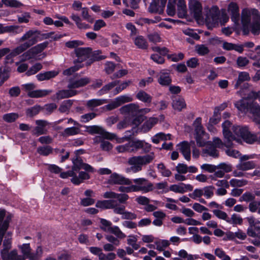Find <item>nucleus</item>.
Returning <instances> with one entry per match:
<instances>
[{"mask_svg":"<svg viewBox=\"0 0 260 260\" xmlns=\"http://www.w3.org/2000/svg\"><path fill=\"white\" fill-rule=\"evenodd\" d=\"M25 91L27 92L28 96L32 98H40L46 96L51 93L52 91L47 89L34 90L36 88V85L32 83H29L22 85Z\"/></svg>","mask_w":260,"mask_h":260,"instance_id":"nucleus-10","label":"nucleus"},{"mask_svg":"<svg viewBox=\"0 0 260 260\" xmlns=\"http://www.w3.org/2000/svg\"><path fill=\"white\" fill-rule=\"evenodd\" d=\"M256 167V164L254 161H240L237 165L236 168L238 170L242 171L252 170Z\"/></svg>","mask_w":260,"mask_h":260,"instance_id":"nucleus-39","label":"nucleus"},{"mask_svg":"<svg viewBox=\"0 0 260 260\" xmlns=\"http://www.w3.org/2000/svg\"><path fill=\"white\" fill-rule=\"evenodd\" d=\"M18 247L24 259L36 260L41 258L43 255V248L41 245L37 246L34 252H32L29 243L19 245Z\"/></svg>","mask_w":260,"mask_h":260,"instance_id":"nucleus-7","label":"nucleus"},{"mask_svg":"<svg viewBox=\"0 0 260 260\" xmlns=\"http://www.w3.org/2000/svg\"><path fill=\"white\" fill-rule=\"evenodd\" d=\"M58 73L54 71H48L43 73H40L36 76L39 81H43L45 80H49L52 78L55 77Z\"/></svg>","mask_w":260,"mask_h":260,"instance_id":"nucleus-47","label":"nucleus"},{"mask_svg":"<svg viewBox=\"0 0 260 260\" xmlns=\"http://www.w3.org/2000/svg\"><path fill=\"white\" fill-rule=\"evenodd\" d=\"M246 219L249 224L247 231L248 236L260 239V221L255 219L253 216L247 217Z\"/></svg>","mask_w":260,"mask_h":260,"instance_id":"nucleus-14","label":"nucleus"},{"mask_svg":"<svg viewBox=\"0 0 260 260\" xmlns=\"http://www.w3.org/2000/svg\"><path fill=\"white\" fill-rule=\"evenodd\" d=\"M124 205H119L118 207L115 209V213L122 215V218L124 219L133 220L137 218V216L135 213L125 211Z\"/></svg>","mask_w":260,"mask_h":260,"instance_id":"nucleus-28","label":"nucleus"},{"mask_svg":"<svg viewBox=\"0 0 260 260\" xmlns=\"http://www.w3.org/2000/svg\"><path fill=\"white\" fill-rule=\"evenodd\" d=\"M193 189V186L190 184H185L181 183L179 184L171 185L169 190L173 191L175 193H184L187 190L191 191ZM168 190H167V191Z\"/></svg>","mask_w":260,"mask_h":260,"instance_id":"nucleus-30","label":"nucleus"},{"mask_svg":"<svg viewBox=\"0 0 260 260\" xmlns=\"http://www.w3.org/2000/svg\"><path fill=\"white\" fill-rule=\"evenodd\" d=\"M48 42L46 41L32 47L21 55L22 59L26 60L35 58L38 54L42 52L48 46Z\"/></svg>","mask_w":260,"mask_h":260,"instance_id":"nucleus-16","label":"nucleus"},{"mask_svg":"<svg viewBox=\"0 0 260 260\" xmlns=\"http://www.w3.org/2000/svg\"><path fill=\"white\" fill-rule=\"evenodd\" d=\"M36 123L38 126L34 129L35 134L39 136L47 133V131L45 128V127L49 124L48 121L43 120H38L36 121Z\"/></svg>","mask_w":260,"mask_h":260,"instance_id":"nucleus-34","label":"nucleus"},{"mask_svg":"<svg viewBox=\"0 0 260 260\" xmlns=\"http://www.w3.org/2000/svg\"><path fill=\"white\" fill-rule=\"evenodd\" d=\"M260 20L258 10L254 8H244L241 12V23L242 31L244 35L249 32V26L253 22Z\"/></svg>","mask_w":260,"mask_h":260,"instance_id":"nucleus-4","label":"nucleus"},{"mask_svg":"<svg viewBox=\"0 0 260 260\" xmlns=\"http://www.w3.org/2000/svg\"><path fill=\"white\" fill-rule=\"evenodd\" d=\"M137 236L131 235L128 236V239H127V244L132 246V247L135 250L138 249V248L140 247L139 245L137 243Z\"/></svg>","mask_w":260,"mask_h":260,"instance_id":"nucleus-60","label":"nucleus"},{"mask_svg":"<svg viewBox=\"0 0 260 260\" xmlns=\"http://www.w3.org/2000/svg\"><path fill=\"white\" fill-rule=\"evenodd\" d=\"M167 0H152L149 7V11L151 13L163 12Z\"/></svg>","mask_w":260,"mask_h":260,"instance_id":"nucleus-22","label":"nucleus"},{"mask_svg":"<svg viewBox=\"0 0 260 260\" xmlns=\"http://www.w3.org/2000/svg\"><path fill=\"white\" fill-rule=\"evenodd\" d=\"M119 83V81H114L104 86L99 91V94L102 95L107 93L110 89L116 86Z\"/></svg>","mask_w":260,"mask_h":260,"instance_id":"nucleus-55","label":"nucleus"},{"mask_svg":"<svg viewBox=\"0 0 260 260\" xmlns=\"http://www.w3.org/2000/svg\"><path fill=\"white\" fill-rule=\"evenodd\" d=\"M157 169L159 172L164 177H170L172 174L171 171L170 170L167 169L164 164L162 163L158 164Z\"/></svg>","mask_w":260,"mask_h":260,"instance_id":"nucleus-62","label":"nucleus"},{"mask_svg":"<svg viewBox=\"0 0 260 260\" xmlns=\"http://www.w3.org/2000/svg\"><path fill=\"white\" fill-rule=\"evenodd\" d=\"M178 149L187 160L190 159V145L187 141H183L177 145Z\"/></svg>","mask_w":260,"mask_h":260,"instance_id":"nucleus-31","label":"nucleus"},{"mask_svg":"<svg viewBox=\"0 0 260 260\" xmlns=\"http://www.w3.org/2000/svg\"><path fill=\"white\" fill-rule=\"evenodd\" d=\"M3 246V248L1 251L3 260H16L18 256L17 250L13 249L9 251L12 247L11 235L9 233L5 236Z\"/></svg>","mask_w":260,"mask_h":260,"instance_id":"nucleus-9","label":"nucleus"},{"mask_svg":"<svg viewBox=\"0 0 260 260\" xmlns=\"http://www.w3.org/2000/svg\"><path fill=\"white\" fill-rule=\"evenodd\" d=\"M251 31L254 35H257L260 33V23L259 20L251 23L249 26V31Z\"/></svg>","mask_w":260,"mask_h":260,"instance_id":"nucleus-59","label":"nucleus"},{"mask_svg":"<svg viewBox=\"0 0 260 260\" xmlns=\"http://www.w3.org/2000/svg\"><path fill=\"white\" fill-rule=\"evenodd\" d=\"M116 149L119 153L134 151V149L132 148L131 144L130 142L124 145L117 146L116 147Z\"/></svg>","mask_w":260,"mask_h":260,"instance_id":"nucleus-57","label":"nucleus"},{"mask_svg":"<svg viewBox=\"0 0 260 260\" xmlns=\"http://www.w3.org/2000/svg\"><path fill=\"white\" fill-rule=\"evenodd\" d=\"M186 106L185 100L183 98L177 96L173 99L172 107L174 109L180 111L185 108Z\"/></svg>","mask_w":260,"mask_h":260,"instance_id":"nucleus-38","label":"nucleus"},{"mask_svg":"<svg viewBox=\"0 0 260 260\" xmlns=\"http://www.w3.org/2000/svg\"><path fill=\"white\" fill-rule=\"evenodd\" d=\"M23 31V27L19 25H7L5 26L4 33H10L12 35L19 34Z\"/></svg>","mask_w":260,"mask_h":260,"instance_id":"nucleus-44","label":"nucleus"},{"mask_svg":"<svg viewBox=\"0 0 260 260\" xmlns=\"http://www.w3.org/2000/svg\"><path fill=\"white\" fill-rule=\"evenodd\" d=\"M6 211L4 210H0V245L2 244L4 235L7 231L11 218L7 216L5 219Z\"/></svg>","mask_w":260,"mask_h":260,"instance_id":"nucleus-21","label":"nucleus"},{"mask_svg":"<svg viewBox=\"0 0 260 260\" xmlns=\"http://www.w3.org/2000/svg\"><path fill=\"white\" fill-rule=\"evenodd\" d=\"M214 187L212 185L205 186L203 188V195L206 199H210L214 195Z\"/></svg>","mask_w":260,"mask_h":260,"instance_id":"nucleus-64","label":"nucleus"},{"mask_svg":"<svg viewBox=\"0 0 260 260\" xmlns=\"http://www.w3.org/2000/svg\"><path fill=\"white\" fill-rule=\"evenodd\" d=\"M255 200V195L250 192H245L239 199L240 202H251Z\"/></svg>","mask_w":260,"mask_h":260,"instance_id":"nucleus-58","label":"nucleus"},{"mask_svg":"<svg viewBox=\"0 0 260 260\" xmlns=\"http://www.w3.org/2000/svg\"><path fill=\"white\" fill-rule=\"evenodd\" d=\"M81 125H74V126L68 127L64 129L62 135L65 137L74 136L80 134Z\"/></svg>","mask_w":260,"mask_h":260,"instance_id":"nucleus-41","label":"nucleus"},{"mask_svg":"<svg viewBox=\"0 0 260 260\" xmlns=\"http://www.w3.org/2000/svg\"><path fill=\"white\" fill-rule=\"evenodd\" d=\"M42 68V65L40 63H37L32 66L29 70H28L25 74L27 76H29L36 74Z\"/></svg>","mask_w":260,"mask_h":260,"instance_id":"nucleus-63","label":"nucleus"},{"mask_svg":"<svg viewBox=\"0 0 260 260\" xmlns=\"http://www.w3.org/2000/svg\"><path fill=\"white\" fill-rule=\"evenodd\" d=\"M222 48L223 49L228 51L234 50L240 53H242L244 51V49H242V46L226 42L223 43Z\"/></svg>","mask_w":260,"mask_h":260,"instance_id":"nucleus-45","label":"nucleus"},{"mask_svg":"<svg viewBox=\"0 0 260 260\" xmlns=\"http://www.w3.org/2000/svg\"><path fill=\"white\" fill-rule=\"evenodd\" d=\"M158 121V119L156 117H150L147 119L142 126V131L144 132H147L150 131L152 127L155 125Z\"/></svg>","mask_w":260,"mask_h":260,"instance_id":"nucleus-40","label":"nucleus"},{"mask_svg":"<svg viewBox=\"0 0 260 260\" xmlns=\"http://www.w3.org/2000/svg\"><path fill=\"white\" fill-rule=\"evenodd\" d=\"M189 8L197 20H201L203 18L202 7L201 3L197 0H190L188 3Z\"/></svg>","mask_w":260,"mask_h":260,"instance_id":"nucleus-20","label":"nucleus"},{"mask_svg":"<svg viewBox=\"0 0 260 260\" xmlns=\"http://www.w3.org/2000/svg\"><path fill=\"white\" fill-rule=\"evenodd\" d=\"M220 11L217 6L212 7L207 12L205 21L209 28H212L218 26Z\"/></svg>","mask_w":260,"mask_h":260,"instance_id":"nucleus-11","label":"nucleus"},{"mask_svg":"<svg viewBox=\"0 0 260 260\" xmlns=\"http://www.w3.org/2000/svg\"><path fill=\"white\" fill-rule=\"evenodd\" d=\"M103 197L106 199H117L118 203H125L128 199L129 196L125 193H117L113 191H107L104 193Z\"/></svg>","mask_w":260,"mask_h":260,"instance_id":"nucleus-25","label":"nucleus"},{"mask_svg":"<svg viewBox=\"0 0 260 260\" xmlns=\"http://www.w3.org/2000/svg\"><path fill=\"white\" fill-rule=\"evenodd\" d=\"M136 184L133 185L136 187L135 192L142 191L143 193H147L153 190V184L144 178H139L133 180Z\"/></svg>","mask_w":260,"mask_h":260,"instance_id":"nucleus-15","label":"nucleus"},{"mask_svg":"<svg viewBox=\"0 0 260 260\" xmlns=\"http://www.w3.org/2000/svg\"><path fill=\"white\" fill-rule=\"evenodd\" d=\"M91 48H78L75 49V53L77 57V59L74 61V63H81L83 61L88 60L90 59Z\"/></svg>","mask_w":260,"mask_h":260,"instance_id":"nucleus-19","label":"nucleus"},{"mask_svg":"<svg viewBox=\"0 0 260 260\" xmlns=\"http://www.w3.org/2000/svg\"><path fill=\"white\" fill-rule=\"evenodd\" d=\"M78 93L77 90L69 88L59 90L56 93V99L58 100L72 97Z\"/></svg>","mask_w":260,"mask_h":260,"instance_id":"nucleus-32","label":"nucleus"},{"mask_svg":"<svg viewBox=\"0 0 260 260\" xmlns=\"http://www.w3.org/2000/svg\"><path fill=\"white\" fill-rule=\"evenodd\" d=\"M179 18H185L187 16V6L185 0H169L167 13L169 16H173L176 13Z\"/></svg>","mask_w":260,"mask_h":260,"instance_id":"nucleus-5","label":"nucleus"},{"mask_svg":"<svg viewBox=\"0 0 260 260\" xmlns=\"http://www.w3.org/2000/svg\"><path fill=\"white\" fill-rule=\"evenodd\" d=\"M171 139V135H166L162 133H159L154 135L152 138V141L155 144H158L161 140Z\"/></svg>","mask_w":260,"mask_h":260,"instance_id":"nucleus-52","label":"nucleus"},{"mask_svg":"<svg viewBox=\"0 0 260 260\" xmlns=\"http://www.w3.org/2000/svg\"><path fill=\"white\" fill-rule=\"evenodd\" d=\"M172 82V79L170 73L165 71H162L159 73L158 82L162 86L169 85Z\"/></svg>","mask_w":260,"mask_h":260,"instance_id":"nucleus-36","label":"nucleus"},{"mask_svg":"<svg viewBox=\"0 0 260 260\" xmlns=\"http://www.w3.org/2000/svg\"><path fill=\"white\" fill-rule=\"evenodd\" d=\"M178 255L181 258L186 259L187 260H194L197 259H203L204 255L205 258L209 259V260H214V256L211 254L208 253H204L201 255L196 254V255H191L188 254L186 250L184 249L180 250L178 252Z\"/></svg>","mask_w":260,"mask_h":260,"instance_id":"nucleus-18","label":"nucleus"},{"mask_svg":"<svg viewBox=\"0 0 260 260\" xmlns=\"http://www.w3.org/2000/svg\"><path fill=\"white\" fill-rule=\"evenodd\" d=\"M232 125V123L229 120H225L222 124L225 147H232L233 141L240 143L241 138L247 143L257 142L260 144V133L254 134L251 133L247 127Z\"/></svg>","mask_w":260,"mask_h":260,"instance_id":"nucleus-1","label":"nucleus"},{"mask_svg":"<svg viewBox=\"0 0 260 260\" xmlns=\"http://www.w3.org/2000/svg\"><path fill=\"white\" fill-rule=\"evenodd\" d=\"M2 3L6 7L13 8H19L23 6V4L17 0H2Z\"/></svg>","mask_w":260,"mask_h":260,"instance_id":"nucleus-61","label":"nucleus"},{"mask_svg":"<svg viewBox=\"0 0 260 260\" xmlns=\"http://www.w3.org/2000/svg\"><path fill=\"white\" fill-rule=\"evenodd\" d=\"M87 132L91 134H99L100 136H95L93 140L94 144L102 143L104 139L112 140L117 139L115 134L106 131L103 127L99 125H92L87 127Z\"/></svg>","mask_w":260,"mask_h":260,"instance_id":"nucleus-6","label":"nucleus"},{"mask_svg":"<svg viewBox=\"0 0 260 260\" xmlns=\"http://www.w3.org/2000/svg\"><path fill=\"white\" fill-rule=\"evenodd\" d=\"M134 42L137 48L141 49H146L148 44L145 38L142 36H138L134 39Z\"/></svg>","mask_w":260,"mask_h":260,"instance_id":"nucleus-42","label":"nucleus"},{"mask_svg":"<svg viewBox=\"0 0 260 260\" xmlns=\"http://www.w3.org/2000/svg\"><path fill=\"white\" fill-rule=\"evenodd\" d=\"M155 158V154L153 152H151L144 155L135 156L130 157L128 158L127 162L131 166V167L127 168L126 172L133 173L140 172L142 170L143 166L152 162Z\"/></svg>","mask_w":260,"mask_h":260,"instance_id":"nucleus-2","label":"nucleus"},{"mask_svg":"<svg viewBox=\"0 0 260 260\" xmlns=\"http://www.w3.org/2000/svg\"><path fill=\"white\" fill-rule=\"evenodd\" d=\"M100 223L102 224L101 228L104 231L113 234L120 239L126 237V235L121 231L118 226L116 225L112 226L111 221L105 219L101 218Z\"/></svg>","mask_w":260,"mask_h":260,"instance_id":"nucleus-13","label":"nucleus"},{"mask_svg":"<svg viewBox=\"0 0 260 260\" xmlns=\"http://www.w3.org/2000/svg\"><path fill=\"white\" fill-rule=\"evenodd\" d=\"M73 105V101L68 100L64 101L59 108V111L61 113H68Z\"/></svg>","mask_w":260,"mask_h":260,"instance_id":"nucleus-51","label":"nucleus"},{"mask_svg":"<svg viewBox=\"0 0 260 260\" xmlns=\"http://www.w3.org/2000/svg\"><path fill=\"white\" fill-rule=\"evenodd\" d=\"M136 98L145 103L149 104L152 101V96L143 90L139 91L136 95Z\"/></svg>","mask_w":260,"mask_h":260,"instance_id":"nucleus-48","label":"nucleus"},{"mask_svg":"<svg viewBox=\"0 0 260 260\" xmlns=\"http://www.w3.org/2000/svg\"><path fill=\"white\" fill-rule=\"evenodd\" d=\"M227 222L233 225H241L243 223V219L240 215L234 213L232 215L231 217H229Z\"/></svg>","mask_w":260,"mask_h":260,"instance_id":"nucleus-49","label":"nucleus"},{"mask_svg":"<svg viewBox=\"0 0 260 260\" xmlns=\"http://www.w3.org/2000/svg\"><path fill=\"white\" fill-rule=\"evenodd\" d=\"M36 33L37 31L32 30H29L26 32L20 39V42L25 41L26 42L18 46V47L23 52L36 44L37 42V37L35 36Z\"/></svg>","mask_w":260,"mask_h":260,"instance_id":"nucleus-12","label":"nucleus"},{"mask_svg":"<svg viewBox=\"0 0 260 260\" xmlns=\"http://www.w3.org/2000/svg\"><path fill=\"white\" fill-rule=\"evenodd\" d=\"M72 161L73 166L72 171H74V172H77L82 169L84 162L80 157L77 156L75 158L73 159Z\"/></svg>","mask_w":260,"mask_h":260,"instance_id":"nucleus-56","label":"nucleus"},{"mask_svg":"<svg viewBox=\"0 0 260 260\" xmlns=\"http://www.w3.org/2000/svg\"><path fill=\"white\" fill-rule=\"evenodd\" d=\"M23 52L22 50H20L18 47L13 49L11 52L10 51L7 54V55L6 56L4 59V63L5 65H7L8 64H11L13 62V58L20 54Z\"/></svg>","mask_w":260,"mask_h":260,"instance_id":"nucleus-37","label":"nucleus"},{"mask_svg":"<svg viewBox=\"0 0 260 260\" xmlns=\"http://www.w3.org/2000/svg\"><path fill=\"white\" fill-rule=\"evenodd\" d=\"M196 139L198 146L199 147L204 146L206 144L207 135L200 126H198L196 128Z\"/></svg>","mask_w":260,"mask_h":260,"instance_id":"nucleus-27","label":"nucleus"},{"mask_svg":"<svg viewBox=\"0 0 260 260\" xmlns=\"http://www.w3.org/2000/svg\"><path fill=\"white\" fill-rule=\"evenodd\" d=\"M201 168L208 173H214L213 174L209 176V178L212 180H217L218 178H222L226 173H229L232 170V166L224 162L220 163L217 166L204 164L201 166Z\"/></svg>","mask_w":260,"mask_h":260,"instance_id":"nucleus-3","label":"nucleus"},{"mask_svg":"<svg viewBox=\"0 0 260 260\" xmlns=\"http://www.w3.org/2000/svg\"><path fill=\"white\" fill-rule=\"evenodd\" d=\"M89 178V175L86 172H80L78 176H77L76 172H75V175L73 176V178L71 179V182L75 185H79L84 180L88 179Z\"/></svg>","mask_w":260,"mask_h":260,"instance_id":"nucleus-35","label":"nucleus"},{"mask_svg":"<svg viewBox=\"0 0 260 260\" xmlns=\"http://www.w3.org/2000/svg\"><path fill=\"white\" fill-rule=\"evenodd\" d=\"M101 54L102 52L101 50H98L92 52L91 50L90 59L85 62V65L89 66L94 61H100L107 58L106 56L102 55Z\"/></svg>","mask_w":260,"mask_h":260,"instance_id":"nucleus-33","label":"nucleus"},{"mask_svg":"<svg viewBox=\"0 0 260 260\" xmlns=\"http://www.w3.org/2000/svg\"><path fill=\"white\" fill-rule=\"evenodd\" d=\"M108 183L112 185H131L132 183V181L122 175L117 173H113L109 177Z\"/></svg>","mask_w":260,"mask_h":260,"instance_id":"nucleus-17","label":"nucleus"},{"mask_svg":"<svg viewBox=\"0 0 260 260\" xmlns=\"http://www.w3.org/2000/svg\"><path fill=\"white\" fill-rule=\"evenodd\" d=\"M196 52L201 56L205 55L209 52V49L207 46L204 44L197 45L195 46Z\"/></svg>","mask_w":260,"mask_h":260,"instance_id":"nucleus-54","label":"nucleus"},{"mask_svg":"<svg viewBox=\"0 0 260 260\" xmlns=\"http://www.w3.org/2000/svg\"><path fill=\"white\" fill-rule=\"evenodd\" d=\"M119 205L116 200L112 199L109 200L98 201L96 203L95 206L101 209H113L115 213V209L118 207Z\"/></svg>","mask_w":260,"mask_h":260,"instance_id":"nucleus-23","label":"nucleus"},{"mask_svg":"<svg viewBox=\"0 0 260 260\" xmlns=\"http://www.w3.org/2000/svg\"><path fill=\"white\" fill-rule=\"evenodd\" d=\"M106 103V100L104 99H92L87 102L86 105L88 107L93 109Z\"/></svg>","mask_w":260,"mask_h":260,"instance_id":"nucleus-50","label":"nucleus"},{"mask_svg":"<svg viewBox=\"0 0 260 260\" xmlns=\"http://www.w3.org/2000/svg\"><path fill=\"white\" fill-rule=\"evenodd\" d=\"M90 82V79L87 77L78 79H72L69 81L68 87L74 89L75 88L83 87L89 83Z\"/></svg>","mask_w":260,"mask_h":260,"instance_id":"nucleus-26","label":"nucleus"},{"mask_svg":"<svg viewBox=\"0 0 260 260\" xmlns=\"http://www.w3.org/2000/svg\"><path fill=\"white\" fill-rule=\"evenodd\" d=\"M147 37L149 42L155 44L160 42L161 40L160 35L155 31L148 33Z\"/></svg>","mask_w":260,"mask_h":260,"instance_id":"nucleus-53","label":"nucleus"},{"mask_svg":"<svg viewBox=\"0 0 260 260\" xmlns=\"http://www.w3.org/2000/svg\"><path fill=\"white\" fill-rule=\"evenodd\" d=\"M71 19L75 21L77 27L80 29H87L90 28V25L83 22L81 18L77 15L72 14L71 16Z\"/></svg>","mask_w":260,"mask_h":260,"instance_id":"nucleus-43","label":"nucleus"},{"mask_svg":"<svg viewBox=\"0 0 260 260\" xmlns=\"http://www.w3.org/2000/svg\"><path fill=\"white\" fill-rule=\"evenodd\" d=\"M247 98H243L235 103V106L241 112L246 113L248 112L252 113L254 116L260 118V106L255 102L249 103Z\"/></svg>","mask_w":260,"mask_h":260,"instance_id":"nucleus-8","label":"nucleus"},{"mask_svg":"<svg viewBox=\"0 0 260 260\" xmlns=\"http://www.w3.org/2000/svg\"><path fill=\"white\" fill-rule=\"evenodd\" d=\"M120 111L122 114L137 116L138 115L139 105L134 103L129 104L122 107Z\"/></svg>","mask_w":260,"mask_h":260,"instance_id":"nucleus-29","label":"nucleus"},{"mask_svg":"<svg viewBox=\"0 0 260 260\" xmlns=\"http://www.w3.org/2000/svg\"><path fill=\"white\" fill-rule=\"evenodd\" d=\"M250 77L248 73L246 72H241L239 73L238 79L235 85V88H238L241 84L245 82L249 81Z\"/></svg>","mask_w":260,"mask_h":260,"instance_id":"nucleus-46","label":"nucleus"},{"mask_svg":"<svg viewBox=\"0 0 260 260\" xmlns=\"http://www.w3.org/2000/svg\"><path fill=\"white\" fill-rule=\"evenodd\" d=\"M228 10L231 15V19L236 24H238L240 20L239 6L236 3L231 2L228 6Z\"/></svg>","mask_w":260,"mask_h":260,"instance_id":"nucleus-24","label":"nucleus"}]
</instances>
